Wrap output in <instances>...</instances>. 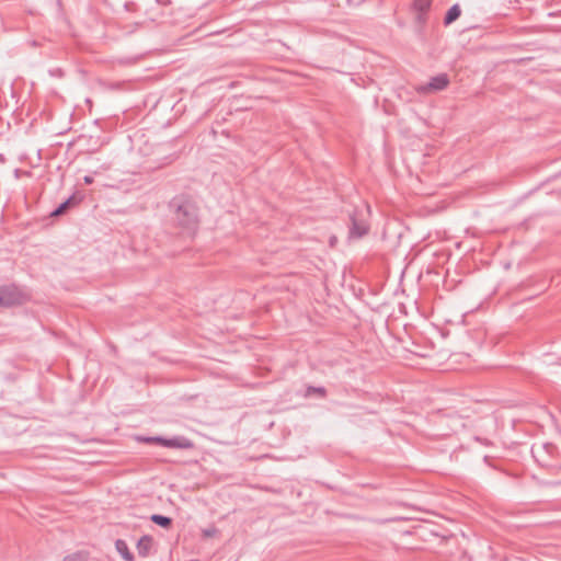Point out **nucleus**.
<instances>
[{
  "label": "nucleus",
  "mask_w": 561,
  "mask_h": 561,
  "mask_svg": "<svg viewBox=\"0 0 561 561\" xmlns=\"http://www.w3.org/2000/svg\"><path fill=\"white\" fill-rule=\"evenodd\" d=\"M80 198H77L76 195L70 196L64 203H61L50 215L53 217L62 215L69 207L78 205L80 203Z\"/></svg>",
  "instance_id": "6e6552de"
},
{
  "label": "nucleus",
  "mask_w": 561,
  "mask_h": 561,
  "mask_svg": "<svg viewBox=\"0 0 561 561\" xmlns=\"http://www.w3.org/2000/svg\"><path fill=\"white\" fill-rule=\"evenodd\" d=\"M115 548H116V551L122 556V558L125 561H134V556L129 551L128 545H127V542L125 540L117 539L115 541Z\"/></svg>",
  "instance_id": "1a4fd4ad"
},
{
  "label": "nucleus",
  "mask_w": 561,
  "mask_h": 561,
  "mask_svg": "<svg viewBox=\"0 0 561 561\" xmlns=\"http://www.w3.org/2000/svg\"><path fill=\"white\" fill-rule=\"evenodd\" d=\"M205 538L215 537L218 534V529L215 526H210L202 530Z\"/></svg>",
  "instance_id": "f8f14e48"
},
{
  "label": "nucleus",
  "mask_w": 561,
  "mask_h": 561,
  "mask_svg": "<svg viewBox=\"0 0 561 561\" xmlns=\"http://www.w3.org/2000/svg\"><path fill=\"white\" fill-rule=\"evenodd\" d=\"M336 242H337V238L335 236H331L330 240H329L330 247L331 248L335 247Z\"/></svg>",
  "instance_id": "2eb2a0df"
},
{
  "label": "nucleus",
  "mask_w": 561,
  "mask_h": 561,
  "mask_svg": "<svg viewBox=\"0 0 561 561\" xmlns=\"http://www.w3.org/2000/svg\"><path fill=\"white\" fill-rule=\"evenodd\" d=\"M83 181H84L85 184H92L93 183V178L90 176V175H85L83 178Z\"/></svg>",
  "instance_id": "dca6fc26"
},
{
  "label": "nucleus",
  "mask_w": 561,
  "mask_h": 561,
  "mask_svg": "<svg viewBox=\"0 0 561 561\" xmlns=\"http://www.w3.org/2000/svg\"><path fill=\"white\" fill-rule=\"evenodd\" d=\"M25 299L26 295L14 283L0 286V307L21 305Z\"/></svg>",
  "instance_id": "f03ea898"
},
{
  "label": "nucleus",
  "mask_w": 561,
  "mask_h": 561,
  "mask_svg": "<svg viewBox=\"0 0 561 561\" xmlns=\"http://www.w3.org/2000/svg\"><path fill=\"white\" fill-rule=\"evenodd\" d=\"M142 440L146 443H154V444H160L163 446L164 438L160 437V436H154V437H146Z\"/></svg>",
  "instance_id": "ddd939ff"
},
{
  "label": "nucleus",
  "mask_w": 561,
  "mask_h": 561,
  "mask_svg": "<svg viewBox=\"0 0 561 561\" xmlns=\"http://www.w3.org/2000/svg\"><path fill=\"white\" fill-rule=\"evenodd\" d=\"M352 226L350 228V238H362L368 232V226L365 221H357L354 216L351 217Z\"/></svg>",
  "instance_id": "423d86ee"
},
{
  "label": "nucleus",
  "mask_w": 561,
  "mask_h": 561,
  "mask_svg": "<svg viewBox=\"0 0 561 561\" xmlns=\"http://www.w3.org/2000/svg\"><path fill=\"white\" fill-rule=\"evenodd\" d=\"M173 220L183 230L194 233L198 227V207L188 195H178L170 202Z\"/></svg>",
  "instance_id": "f257e3e1"
},
{
  "label": "nucleus",
  "mask_w": 561,
  "mask_h": 561,
  "mask_svg": "<svg viewBox=\"0 0 561 561\" xmlns=\"http://www.w3.org/2000/svg\"><path fill=\"white\" fill-rule=\"evenodd\" d=\"M64 561H82V558L80 554H71L67 556Z\"/></svg>",
  "instance_id": "4468645a"
},
{
  "label": "nucleus",
  "mask_w": 561,
  "mask_h": 561,
  "mask_svg": "<svg viewBox=\"0 0 561 561\" xmlns=\"http://www.w3.org/2000/svg\"><path fill=\"white\" fill-rule=\"evenodd\" d=\"M317 393H321V394H324V389L323 388H317L316 389Z\"/></svg>",
  "instance_id": "f3484780"
},
{
  "label": "nucleus",
  "mask_w": 561,
  "mask_h": 561,
  "mask_svg": "<svg viewBox=\"0 0 561 561\" xmlns=\"http://www.w3.org/2000/svg\"><path fill=\"white\" fill-rule=\"evenodd\" d=\"M150 519L154 524H157V525H159V526H161L163 528H169L171 526V524H172V519L170 517H167V516H163V515H159V514L151 515Z\"/></svg>",
  "instance_id": "9b49d317"
},
{
  "label": "nucleus",
  "mask_w": 561,
  "mask_h": 561,
  "mask_svg": "<svg viewBox=\"0 0 561 561\" xmlns=\"http://www.w3.org/2000/svg\"><path fill=\"white\" fill-rule=\"evenodd\" d=\"M431 5L432 0H413V10L417 13L416 19L420 23L425 22Z\"/></svg>",
  "instance_id": "20e7f679"
},
{
  "label": "nucleus",
  "mask_w": 561,
  "mask_h": 561,
  "mask_svg": "<svg viewBox=\"0 0 561 561\" xmlns=\"http://www.w3.org/2000/svg\"><path fill=\"white\" fill-rule=\"evenodd\" d=\"M152 545H153V539L151 536H148V535H145L142 536L137 545H136V548H137V552L138 554L141 557V558H146L149 556V552L152 548Z\"/></svg>",
  "instance_id": "0eeeda50"
},
{
  "label": "nucleus",
  "mask_w": 561,
  "mask_h": 561,
  "mask_svg": "<svg viewBox=\"0 0 561 561\" xmlns=\"http://www.w3.org/2000/svg\"><path fill=\"white\" fill-rule=\"evenodd\" d=\"M163 446L169 448L190 449L193 447V443L186 437L176 436L173 438H164Z\"/></svg>",
  "instance_id": "39448f33"
},
{
  "label": "nucleus",
  "mask_w": 561,
  "mask_h": 561,
  "mask_svg": "<svg viewBox=\"0 0 561 561\" xmlns=\"http://www.w3.org/2000/svg\"><path fill=\"white\" fill-rule=\"evenodd\" d=\"M460 14H461L460 7L458 4H454L447 11L445 19H444V24L445 25L451 24L454 21H456L460 16Z\"/></svg>",
  "instance_id": "9d476101"
},
{
  "label": "nucleus",
  "mask_w": 561,
  "mask_h": 561,
  "mask_svg": "<svg viewBox=\"0 0 561 561\" xmlns=\"http://www.w3.org/2000/svg\"><path fill=\"white\" fill-rule=\"evenodd\" d=\"M450 83L449 77L447 73H439L425 84H420L415 87V91L420 94H426L431 92H438L445 90Z\"/></svg>",
  "instance_id": "7ed1b4c3"
}]
</instances>
